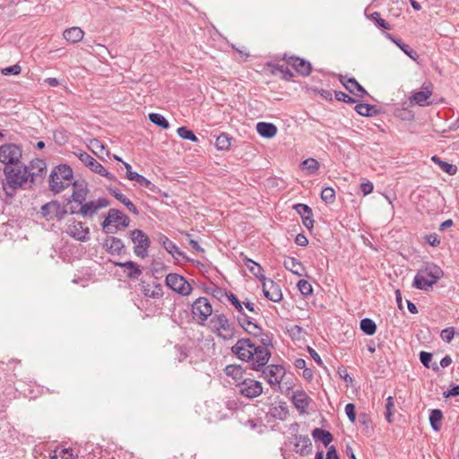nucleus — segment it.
<instances>
[{"label": "nucleus", "mask_w": 459, "mask_h": 459, "mask_svg": "<svg viewBox=\"0 0 459 459\" xmlns=\"http://www.w3.org/2000/svg\"><path fill=\"white\" fill-rule=\"evenodd\" d=\"M236 318L238 325L249 334L257 337L261 333V327L258 325L257 318L249 316L243 307L237 310Z\"/></svg>", "instance_id": "8"}, {"label": "nucleus", "mask_w": 459, "mask_h": 459, "mask_svg": "<svg viewBox=\"0 0 459 459\" xmlns=\"http://www.w3.org/2000/svg\"><path fill=\"white\" fill-rule=\"evenodd\" d=\"M303 225L307 229L311 230L314 227V220L313 215H308L307 217L302 218Z\"/></svg>", "instance_id": "63"}, {"label": "nucleus", "mask_w": 459, "mask_h": 459, "mask_svg": "<svg viewBox=\"0 0 459 459\" xmlns=\"http://www.w3.org/2000/svg\"><path fill=\"white\" fill-rule=\"evenodd\" d=\"M106 246L112 254H119L124 247V243L118 238L109 237L106 240Z\"/></svg>", "instance_id": "35"}, {"label": "nucleus", "mask_w": 459, "mask_h": 459, "mask_svg": "<svg viewBox=\"0 0 459 459\" xmlns=\"http://www.w3.org/2000/svg\"><path fill=\"white\" fill-rule=\"evenodd\" d=\"M295 446L300 448L301 455H307L311 451L312 443L307 436H299L296 437Z\"/></svg>", "instance_id": "33"}, {"label": "nucleus", "mask_w": 459, "mask_h": 459, "mask_svg": "<svg viewBox=\"0 0 459 459\" xmlns=\"http://www.w3.org/2000/svg\"><path fill=\"white\" fill-rule=\"evenodd\" d=\"M22 158L21 148L13 143H6L0 146V162L5 166H15L20 164Z\"/></svg>", "instance_id": "7"}, {"label": "nucleus", "mask_w": 459, "mask_h": 459, "mask_svg": "<svg viewBox=\"0 0 459 459\" xmlns=\"http://www.w3.org/2000/svg\"><path fill=\"white\" fill-rule=\"evenodd\" d=\"M115 222H118L121 226L126 228L129 226L130 219L120 210L110 209L102 223L104 231L106 233H112L113 231L110 230V225Z\"/></svg>", "instance_id": "11"}, {"label": "nucleus", "mask_w": 459, "mask_h": 459, "mask_svg": "<svg viewBox=\"0 0 459 459\" xmlns=\"http://www.w3.org/2000/svg\"><path fill=\"white\" fill-rule=\"evenodd\" d=\"M312 437L316 441L322 442L325 446H328L333 438V435L329 431L320 428L313 429Z\"/></svg>", "instance_id": "28"}, {"label": "nucleus", "mask_w": 459, "mask_h": 459, "mask_svg": "<svg viewBox=\"0 0 459 459\" xmlns=\"http://www.w3.org/2000/svg\"><path fill=\"white\" fill-rule=\"evenodd\" d=\"M432 161L438 165V167L446 173H447L450 176H453L457 171V167L455 165H453L451 163H448L445 160H442L437 156H432L431 158Z\"/></svg>", "instance_id": "34"}, {"label": "nucleus", "mask_w": 459, "mask_h": 459, "mask_svg": "<svg viewBox=\"0 0 459 459\" xmlns=\"http://www.w3.org/2000/svg\"><path fill=\"white\" fill-rule=\"evenodd\" d=\"M177 133H178V136L182 139L189 140L193 143H197L199 141L198 138L194 134V132L189 130L186 126L178 127L177 130Z\"/></svg>", "instance_id": "44"}, {"label": "nucleus", "mask_w": 459, "mask_h": 459, "mask_svg": "<svg viewBox=\"0 0 459 459\" xmlns=\"http://www.w3.org/2000/svg\"><path fill=\"white\" fill-rule=\"evenodd\" d=\"M288 64L290 65L299 74L303 76L308 75L311 72V65L305 59L297 56H291L288 60Z\"/></svg>", "instance_id": "21"}, {"label": "nucleus", "mask_w": 459, "mask_h": 459, "mask_svg": "<svg viewBox=\"0 0 459 459\" xmlns=\"http://www.w3.org/2000/svg\"><path fill=\"white\" fill-rule=\"evenodd\" d=\"M291 401L300 413L307 412L309 404L312 403V399L303 390L294 391Z\"/></svg>", "instance_id": "19"}, {"label": "nucleus", "mask_w": 459, "mask_h": 459, "mask_svg": "<svg viewBox=\"0 0 459 459\" xmlns=\"http://www.w3.org/2000/svg\"><path fill=\"white\" fill-rule=\"evenodd\" d=\"M264 297L273 302H279L282 299L281 289H262Z\"/></svg>", "instance_id": "42"}, {"label": "nucleus", "mask_w": 459, "mask_h": 459, "mask_svg": "<svg viewBox=\"0 0 459 459\" xmlns=\"http://www.w3.org/2000/svg\"><path fill=\"white\" fill-rule=\"evenodd\" d=\"M158 240L163 246L166 251L173 256L174 259L178 261H183L186 259V256L179 249V247L165 235H160Z\"/></svg>", "instance_id": "18"}, {"label": "nucleus", "mask_w": 459, "mask_h": 459, "mask_svg": "<svg viewBox=\"0 0 459 459\" xmlns=\"http://www.w3.org/2000/svg\"><path fill=\"white\" fill-rule=\"evenodd\" d=\"M321 198L326 204H333L335 201V191L330 186H326L321 191Z\"/></svg>", "instance_id": "46"}, {"label": "nucleus", "mask_w": 459, "mask_h": 459, "mask_svg": "<svg viewBox=\"0 0 459 459\" xmlns=\"http://www.w3.org/2000/svg\"><path fill=\"white\" fill-rule=\"evenodd\" d=\"M387 37L396 45L399 48L406 54L412 60H416L419 56L415 50H413L409 45L402 42L401 39H395L393 35L387 34Z\"/></svg>", "instance_id": "31"}, {"label": "nucleus", "mask_w": 459, "mask_h": 459, "mask_svg": "<svg viewBox=\"0 0 459 459\" xmlns=\"http://www.w3.org/2000/svg\"><path fill=\"white\" fill-rule=\"evenodd\" d=\"M284 266L295 274L301 275V264L294 257H288L284 260Z\"/></svg>", "instance_id": "39"}, {"label": "nucleus", "mask_w": 459, "mask_h": 459, "mask_svg": "<svg viewBox=\"0 0 459 459\" xmlns=\"http://www.w3.org/2000/svg\"><path fill=\"white\" fill-rule=\"evenodd\" d=\"M74 186V191L72 194V200L79 204H82L87 197L88 189L82 185H77L76 182L72 184Z\"/></svg>", "instance_id": "27"}, {"label": "nucleus", "mask_w": 459, "mask_h": 459, "mask_svg": "<svg viewBox=\"0 0 459 459\" xmlns=\"http://www.w3.org/2000/svg\"><path fill=\"white\" fill-rule=\"evenodd\" d=\"M258 336H260V342L263 344L262 347L268 349L267 348L268 346L273 345L272 337L269 336L267 333H264L262 329H261V333Z\"/></svg>", "instance_id": "57"}, {"label": "nucleus", "mask_w": 459, "mask_h": 459, "mask_svg": "<svg viewBox=\"0 0 459 459\" xmlns=\"http://www.w3.org/2000/svg\"><path fill=\"white\" fill-rule=\"evenodd\" d=\"M231 351L243 361L252 360L251 368L256 371L263 368L271 358V351L268 349L256 346L248 338L238 340L232 346Z\"/></svg>", "instance_id": "1"}, {"label": "nucleus", "mask_w": 459, "mask_h": 459, "mask_svg": "<svg viewBox=\"0 0 459 459\" xmlns=\"http://www.w3.org/2000/svg\"><path fill=\"white\" fill-rule=\"evenodd\" d=\"M131 239L134 244V254L141 258L147 256V250L151 244L148 236L141 230H134L131 232Z\"/></svg>", "instance_id": "9"}, {"label": "nucleus", "mask_w": 459, "mask_h": 459, "mask_svg": "<svg viewBox=\"0 0 459 459\" xmlns=\"http://www.w3.org/2000/svg\"><path fill=\"white\" fill-rule=\"evenodd\" d=\"M247 270L257 279H259L261 281V283H262V287H265L266 285V278L264 274V269L262 268V266L254 262L253 260L251 259H247L245 263Z\"/></svg>", "instance_id": "22"}, {"label": "nucleus", "mask_w": 459, "mask_h": 459, "mask_svg": "<svg viewBox=\"0 0 459 459\" xmlns=\"http://www.w3.org/2000/svg\"><path fill=\"white\" fill-rule=\"evenodd\" d=\"M109 193L120 203H122L132 213L138 214V210L136 206L128 199L125 195H123L120 190L117 187L109 188Z\"/></svg>", "instance_id": "23"}, {"label": "nucleus", "mask_w": 459, "mask_h": 459, "mask_svg": "<svg viewBox=\"0 0 459 459\" xmlns=\"http://www.w3.org/2000/svg\"><path fill=\"white\" fill-rule=\"evenodd\" d=\"M4 178L3 179V188L8 196H13L16 189L30 186L34 182L35 172H30L28 167L21 163L15 166H4Z\"/></svg>", "instance_id": "2"}, {"label": "nucleus", "mask_w": 459, "mask_h": 459, "mask_svg": "<svg viewBox=\"0 0 459 459\" xmlns=\"http://www.w3.org/2000/svg\"><path fill=\"white\" fill-rule=\"evenodd\" d=\"M239 393L247 398H255L263 393L262 384L251 378H245L238 385Z\"/></svg>", "instance_id": "13"}, {"label": "nucleus", "mask_w": 459, "mask_h": 459, "mask_svg": "<svg viewBox=\"0 0 459 459\" xmlns=\"http://www.w3.org/2000/svg\"><path fill=\"white\" fill-rule=\"evenodd\" d=\"M65 232L73 238L81 242L90 239V229L84 226V223L82 221L74 220L68 224Z\"/></svg>", "instance_id": "14"}, {"label": "nucleus", "mask_w": 459, "mask_h": 459, "mask_svg": "<svg viewBox=\"0 0 459 459\" xmlns=\"http://www.w3.org/2000/svg\"><path fill=\"white\" fill-rule=\"evenodd\" d=\"M303 169H306L309 175L315 174L319 169V163L313 158L307 159L302 162Z\"/></svg>", "instance_id": "43"}, {"label": "nucleus", "mask_w": 459, "mask_h": 459, "mask_svg": "<svg viewBox=\"0 0 459 459\" xmlns=\"http://www.w3.org/2000/svg\"><path fill=\"white\" fill-rule=\"evenodd\" d=\"M74 154L82 161L83 165L89 168L92 172L105 177L108 180L116 181L117 178L112 173L108 172L98 160L91 156L86 152L77 150Z\"/></svg>", "instance_id": "6"}, {"label": "nucleus", "mask_w": 459, "mask_h": 459, "mask_svg": "<svg viewBox=\"0 0 459 459\" xmlns=\"http://www.w3.org/2000/svg\"><path fill=\"white\" fill-rule=\"evenodd\" d=\"M432 359V354L427 351H421L420 353V360L422 365L428 368H431L434 371H437L439 369L438 365L437 363L429 365Z\"/></svg>", "instance_id": "45"}, {"label": "nucleus", "mask_w": 459, "mask_h": 459, "mask_svg": "<svg viewBox=\"0 0 459 459\" xmlns=\"http://www.w3.org/2000/svg\"><path fill=\"white\" fill-rule=\"evenodd\" d=\"M40 212L43 217L49 220L56 219L57 221H61L67 213V211L64 205H61L58 202L53 201L42 205Z\"/></svg>", "instance_id": "15"}, {"label": "nucleus", "mask_w": 459, "mask_h": 459, "mask_svg": "<svg viewBox=\"0 0 459 459\" xmlns=\"http://www.w3.org/2000/svg\"><path fill=\"white\" fill-rule=\"evenodd\" d=\"M51 459H77V455H74L72 449L61 448L54 451Z\"/></svg>", "instance_id": "40"}, {"label": "nucleus", "mask_w": 459, "mask_h": 459, "mask_svg": "<svg viewBox=\"0 0 459 459\" xmlns=\"http://www.w3.org/2000/svg\"><path fill=\"white\" fill-rule=\"evenodd\" d=\"M74 173L68 165H58L49 176V188L54 193H60L73 184Z\"/></svg>", "instance_id": "3"}, {"label": "nucleus", "mask_w": 459, "mask_h": 459, "mask_svg": "<svg viewBox=\"0 0 459 459\" xmlns=\"http://www.w3.org/2000/svg\"><path fill=\"white\" fill-rule=\"evenodd\" d=\"M360 329L368 335H372L377 331L375 322L370 318H364L360 321Z\"/></svg>", "instance_id": "41"}, {"label": "nucleus", "mask_w": 459, "mask_h": 459, "mask_svg": "<svg viewBox=\"0 0 459 459\" xmlns=\"http://www.w3.org/2000/svg\"><path fill=\"white\" fill-rule=\"evenodd\" d=\"M117 264L120 267L124 268V272L126 273L128 277L138 278L142 273L140 267L133 261L119 263Z\"/></svg>", "instance_id": "30"}, {"label": "nucleus", "mask_w": 459, "mask_h": 459, "mask_svg": "<svg viewBox=\"0 0 459 459\" xmlns=\"http://www.w3.org/2000/svg\"><path fill=\"white\" fill-rule=\"evenodd\" d=\"M149 120L155 126H160L163 129L169 128V123L164 116L159 113H150Z\"/></svg>", "instance_id": "37"}, {"label": "nucleus", "mask_w": 459, "mask_h": 459, "mask_svg": "<svg viewBox=\"0 0 459 459\" xmlns=\"http://www.w3.org/2000/svg\"><path fill=\"white\" fill-rule=\"evenodd\" d=\"M356 112L363 117H374L379 114L378 108L371 104L359 103L355 106Z\"/></svg>", "instance_id": "29"}, {"label": "nucleus", "mask_w": 459, "mask_h": 459, "mask_svg": "<svg viewBox=\"0 0 459 459\" xmlns=\"http://www.w3.org/2000/svg\"><path fill=\"white\" fill-rule=\"evenodd\" d=\"M326 459H339L336 449L333 446L328 448V451L326 453Z\"/></svg>", "instance_id": "64"}, {"label": "nucleus", "mask_w": 459, "mask_h": 459, "mask_svg": "<svg viewBox=\"0 0 459 459\" xmlns=\"http://www.w3.org/2000/svg\"><path fill=\"white\" fill-rule=\"evenodd\" d=\"M194 318L204 323L212 314V307L206 298H198L192 305Z\"/></svg>", "instance_id": "10"}, {"label": "nucleus", "mask_w": 459, "mask_h": 459, "mask_svg": "<svg viewBox=\"0 0 459 459\" xmlns=\"http://www.w3.org/2000/svg\"><path fill=\"white\" fill-rule=\"evenodd\" d=\"M91 147L96 154H98L99 152L104 151L105 149L104 145L97 139L91 141Z\"/></svg>", "instance_id": "60"}, {"label": "nucleus", "mask_w": 459, "mask_h": 459, "mask_svg": "<svg viewBox=\"0 0 459 459\" xmlns=\"http://www.w3.org/2000/svg\"><path fill=\"white\" fill-rule=\"evenodd\" d=\"M426 241L431 246V247H437L440 244V239L436 233L427 235L425 237Z\"/></svg>", "instance_id": "58"}, {"label": "nucleus", "mask_w": 459, "mask_h": 459, "mask_svg": "<svg viewBox=\"0 0 459 459\" xmlns=\"http://www.w3.org/2000/svg\"><path fill=\"white\" fill-rule=\"evenodd\" d=\"M443 276L442 269L434 264H424L414 278L415 287H431Z\"/></svg>", "instance_id": "4"}, {"label": "nucleus", "mask_w": 459, "mask_h": 459, "mask_svg": "<svg viewBox=\"0 0 459 459\" xmlns=\"http://www.w3.org/2000/svg\"><path fill=\"white\" fill-rule=\"evenodd\" d=\"M295 243L300 247H306L308 244V240L304 234H298L295 238Z\"/></svg>", "instance_id": "62"}, {"label": "nucleus", "mask_w": 459, "mask_h": 459, "mask_svg": "<svg viewBox=\"0 0 459 459\" xmlns=\"http://www.w3.org/2000/svg\"><path fill=\"white\" fill-rule=\"evenodd\" d=\"M345 413L351 422L356 420L355 406L353 403H348L345 406Z\"/></svg>", "instance_id": "56"}, {"label": "nucleus", "mask_w": 459, "mask_h": 459, "mask_svg": "<svg viewBox=\"0 0 459 459\" xmlns=\"http://www.w3.org/2000/svg\"><path fill=\"white\" fill-rule=\"evenodd\" d=\"M442 418L443 414L440 410L434 409L430 411L429 422L434 430L437 431L440 429Z\"/></svg>", "instance_id": "36"}, {"label": "nucleus", "mask_w": 459, "mask_h": 459, "mask_svg": "<svg viewBox=\"0 0 459 459\" xmlns=\"http://www.w3.org/2000/svg\"><path fill=\"white\" fill-rule=\"evenodd\" d=\"M285 373L282 366L272 364L263 370V377L272 387H279Z\"/></svg>", "instance_id": "12"}, {"label": "nucleus", "mask_w": 459, "mask_h": 459, "mask_svg": "<svg viewBox=\"0 0 459 459\" xmlns=\"http://www.w3.org/2000/svg\"><path fill=\"white\" fill-rule=\"evenodd\" d=\"M176 359L178 362L184 361L188 357V351L185 346L177 345L175 346Z\"/></svg>", "instance_id": "50"}, {"label": "nucleus", "mask_w": 459, "mask_h": 459, "mask_svg": "<svg viewBox=\"0 0 459 459\" xmlns=\"http://www.w3.org/2000/svg\"><path fill=\"white\" fill-rule=\"evenodd\" d=\"M21 66L19 65H11L2 70V74L4 75H17L21 73Z\"/></svg>", "instance_id": "55"}, {"label": "nucleus", "mask_w": 459, "mask_h": 459, "mask_svg": "<svg viewBox=\"0 0 459 459\" xmlns=\"http://www.w3.org/2000/svg\"><path fill=\"white\" fill-rule=\"evenodd\" d=\"M210 326L223 340H230L235 335V327L224 314H215L210 320Z\"/></svg>", "instance_id": "5"}, {"label": "nucleus", "mask_w": 459, "mask_h": 459, "mask_svg": "<svg viewBox=\"0 0 459 459\" xmlns=\"http://www.w3.org/2000/svg\"><path fill=\"white\" fill-rule=\"evenodd\" d=\"M334 96L338 101H342V102L349 103V104L356 102L355 99L349 96L348 94H346L343 91H335Z\"/></svg>", "instance_id": "52"}, {"label": "nucleus", "mask_w": 459, "mask_h": 459, "mask_svg": "<svg viewBox=\"0 0 459 459\" xmlns=\"http://www.w3.org/2000/svg\"><path fill=\"white\" fill-rule=\"evenodd\" d=\"M126 169V178L129 179V180H132L134 181L135 177H133V176H138V173L137 172H134L132 170V167L129 163L127 162H123Z\"/></svg>", "instance_id": "61"}, {"label": "nucleus", "mask_w": 459, "mask_h": 459, "mask_svg": "<svg viewBox=\"0 0 459 459\" xmlns=\"http://www.w3.org/2000/svg\"><path fill=\"white\" fill-rule=\"evenodd\" d=\"M374 186L371 182L368 181L360 185V191L363 195H368L373 192Z\"/></svg>", "instance_id": "59"}, {"label": "nucleus", "mask_w": 459, "mask_h": 459, "mask_svg": "<svg viewBox=\"0 0 459 459\" xmlns=\"http://www.w3.org/2000/svg\"><path fill=\"white\" fill-rule=\"evenodd\" d=\"M340 82L351 94L357 95L359 98L368 95V91L354 78H346L342 75Z\"/></svg>", "instance_id": "20"}, {"label": "nucleus", "mask_w": 459, "mask_h": 459, "mask_svg": "<svg viewBox=\"0 0 459 459\" xmlns=\"http://www.w3.org/2000/svg\"><path fill=\"white\" fill-rule=\"evenodd\" d=\"M293 209L300 215L301 219L308 215H313L312 209L305 204H297L293 206Z\"/></svg>", "instance_id": "49"}, {"label": "nucleus", "mask_w": 459, "mask_h": 459, "mask_svg": "<svg viewBox=\"0 0 459 459\" xmlns=\"http://www.w3.org/2000/svg\"><path fill=\"white\" fill-rule=\"evenodd\" d=\"M134 177L135 178L134 181L137 182L141 186H143L152 192H156L158 190V187L143 175L138 174V176Z\"/></svg>", "instance_id": "47"}, {"label": "nucleus", "mask_w": 459, "mask_h": 459, "mask_svg": "<svg viewBox=\"0 0 459 459\" xmlns=\"http://www.w3.org/2000/svg\"><path fill=\"white\" fill-rule=\"evenodd\" d=\"M455 334V328L454 327H447V328H445V329H443L441 331L440 337H441V339L443 341H445V342L449 343L453 340Z\"/></svg>", "instance_id": "51"}, {"label": "nucleus", "mask_w": 459, "mask_h": 459, "mask_svg": "<svg viewBox=\"0 0 459 459\" xmlns=\"http://www.w3.org/2000/svg\"><path fill=\"white\" fill-rule=\"evenodd\" d=\"M109 202L106 198H99L95 201H91L88 203H83L81 204V209L79 213L84 217H92L94 214L98 212V211L101 208H105L108 206Z\"/></svg>", "instance_id": "16"}, {"label": "nucleus", "mask_w": 459, "mask_h": 459, "mask_svg": "<svg viewBox=\"0 0 459 459\" xmlns=\"http://www.w3.org/2000/svg\"><path fill=\"white\" fill-rule=\"evenodd\" d=\"M145 297L159 299L162 297V289H143Z\"/></svg>", "instance_id": "53"}, {"label": "nucleus", "mask_w": 459, "mask_h": 459, "mask_svg": "<svg viewBox=\"0 0 459 459\" xmlns=\"http://www.w3.org/2000/svg\"><path fill=\"white\" fill-rule=\"evenodd\" d=\"M64 39L71 43H77L83 39L84 32L79 27L66 29L63 33Z\"/></svg>", "instance_id": "26"}, {"label": "nucleus", "mask_w": 459, "mask_h": 459, "mask_svg": "<svg viewBox=\"0 0 459 459\" xmlns=\"http://www.w3.org/2000/svg\"><path fill=\"white\" fill-rule=\"evenodd\" d=\"M231 145V138L225 133L221 134L217 136L215 141V146L220 151L229 150Z\"/></svg>", "instance_id": "38"}, {"label": "nucleus", "mask_w": 459, "mask_h": 459, "mask_svg": "<svg viewBox=\"0 0 459 459\" xmlns=\"http://www.w3.org/2000/svg\"><path fill=\"white\" fill-rule=\"evenodd\" d=\"M433 92V85L430 82L423 83L421 90L416 91L411 97V101L416 103L420 107H424L429 104L428 101Z\"/></svg>", "instance_id": "17"}, {"label": "nucleus", "mask_w": 459, "mask_h": 459, "mask_svg": "<svg viewBox=\"0 0 459 459\" xmlns=\"http://www.w3.org/2000/svg\"><path fill=\"white\" fill-rule=\"evenodd\" d=\"M394 410V399L392 396H389L386 399L385 413V419L389 423L393 422Z\"/></svg>", "instance_id": "48"}, {"label": "nucleus", "mask_w": 459, "mask_h": 459, "mask_svg": "<svg viewBox=\"0 0 459 459\" xmlns=\"http://www.w3.org/2000/svg\"><path fill=\"white\" fill-rule=\"evenodd\" d=\"M256 131L264 138H272L277 134V127L272 123L258 122L256 124Z\"/></svg>", "instance_id": "24"}, {"label": "nucleus", "mask_w": 459, "mask_h": 459, "mask_svg": "<svg viewBox=\"0 0 459 459\" xmlns=\"http://www.w3.org/2000/svg\"><path fill=\"white\" fill-rule=\"evenodd\" d=\"M371 18L376 21L377 24L383 29L390 30L389 24L380 17V13L377 12H374L371 14Z\"/></svg>", "instance_id": "54"}, {"label": "nucleus", "mask_w": 459, "mask_h": 459, "mask_svg": "<svg viewBox=\"0 0 459 459\" xmlns=\"http://www.w3.org/2000/svg\"><path fill=\"white\" fill-rule=\"evenodd\" d=\"M165 283L166 287H191L186 278L178 273H169Z\"/></svg>", "instance_id": "25"}, {"label": "nucleus", "mask_w": 459, "mask_h": 459, "mask_svg": "<svg viewBox=\"0 0 459 459\" xmlns=\"http://www.w3.org/2000/svg\"><path fill=\"white\" fill-rule=\"evenodd\" d=\"M224 372L228 377H231L235 380H241L244 375V369L240 365L231 364L224 368Z\"/></svg>", "instance_id": "32"}]
</instances>
